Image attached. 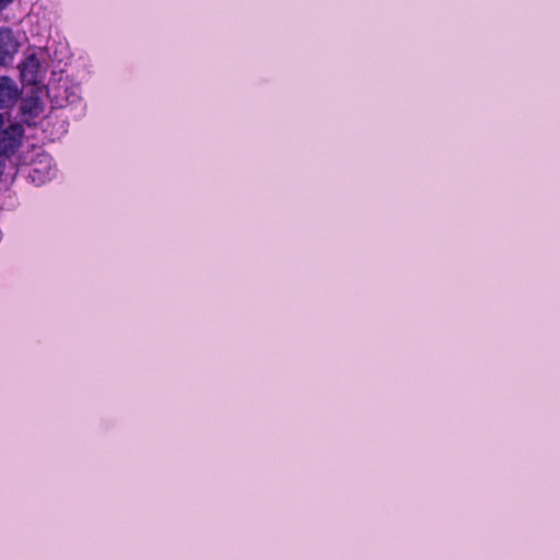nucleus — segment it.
I'll return each mask as SVG.
<instances>
[{
  "label": "nucleus",
  "instance_id": "39448f33",
  "mask_svg": "<svg viewBox=\"0 0 560 560\" xmlns=\"http://www.w3.org/2000/svg\"><path fill=\"white\" fill-rule=\"evenodd\" d=\"M2 126H3V117H2V115L0 114V129L2 128Z\"/></svg>",
  "mask_w": 560,
  "mask_h": 560
},
{
  "label": "nucleus",
  "instance_id": "f257e3e1",
  "mask_svg": "<svg viewBox=\"0 0 560 560\" xmlns=\"http://www.w3.org/2000/svg\"><path fill=\"white\" fill-rule=\"evenodd\" d=\"M19 42L10 28H0V65L5 66L12 62L19 50Z\"/></svg>",
  "mask_w": 560,
  "mask_h": 560
},
{
  "label": "nucleus",
  "instance_id": "20e7f679",
  "mask_svg": "<svg viewBox=\"0 0 560 560\" xmlns=\"http://www.w3.org/2000/svg\"><path fill=\"white\" fill-rule=\"evenodd\" d=\"M13 0H0V10H3Z\"/></svg>",
  "mask_w": 560,
  "mask_h": 560
},
{
  "label": "nucleus",
  "instance_id": "7ed1b4c3",
  "mask_svg": "<svg viewBox=\"0 0 560 560\" xmlns=\"http://www.w3.org/2000/svg\"><path fill=\"white\" fill-rule=\"evenodd\" d=\"M21 80L26 85H37L40 82L39 69L40 62L33 54L19 66Z\"/></svg>",
  "mask_w": 560,
  "mask_h": 560
},
{
  "label": "nucleus",
  "instance_id": "f03ea898",
  "mask_svg": "<svg viewBox=\"0 0 560 560\" xmlns=\"http://www.w3.org/2000/svg\"><path fill=\"white\" fill-rule=\"evenodd\" d=\"M20 95L21 91L10 77H0V109L11 108Z\"/></svg>",
  "mask_w": 560,
  "mask_h": 560
}]
</instances>
